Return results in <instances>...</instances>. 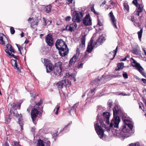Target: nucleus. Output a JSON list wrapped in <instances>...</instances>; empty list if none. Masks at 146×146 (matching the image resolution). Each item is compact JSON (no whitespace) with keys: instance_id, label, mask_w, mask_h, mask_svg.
<instances>
[{"instance_id":"obj_1","label":"nucleus","mask_w":146,"mask_h":146,"mask_svg":"<svg viewBox=\"0 0 146 146\" xmlns=\"http://www.w3.org/2000/svg\"><path fill=\"white\" fill-rule=\"evenodd\" d=\"M124 125L122 126V131H121L115 130L116 136L118 137L122 136L124 138L130 136L131 134L133 133L132 130L133 125L132 123L129 120L123 118Z\"/></svg>"},{"instance_id":"obj_2","label":"nucleus","mask_w":146,"mask_h":146,"mask_svg":"<svg viewBox=\"0 0 146 146\" xmlns=\"http://www.w3.org/2000/svg\"><path fill=\"white\" fill-rule=\"evenodd\" d=\"M44 61L47 73L52 72L51 74L53 76L60 75L62 69V63L61 62L59 61L56 63L55 66L54 67L51 61L46 59H44Z\"/></svg>"},{"instance_id":"obj_3","label":"nucleus","mask_w":146,"mask_h":146,"mask_svg":"<svg viewBox=\"0 0 146 146\" xmlns=\"http://www.w3.org/2000/svg\"><path fill=\"white\" fill-rule=\"evenodd\" d=\"M110 115L108 112L103 113L102 117L103 118L104 121H105L106 123L110 125V128L113 127L117 128L118 127V124L120 121V119L119 117L118 116L115 115L113 116V118L111 121L110 123L109 122V118Z\"/></svg>"},{"instance_id":"obj_4","label":"nucleus","mask_w":146,"mask_h":146,"mask_svg":"<svg viewBox=\"0 0 146 146\" xmlns=\"http://www.w3.org/2000/svg\"><path fill=\"white\" fill-rule=\"evenodd\" d=\"M99 114L97 116V121L94 123L95 130L100 139L103 138L104 136L103 127L106 128L105 125L104 123L103 120L100 119Z\"/></svg>"},{"instance_id":"obj_5","label":"nucleus","mask_w":146,"mask_h":146,"mask_svg":"<svg viewBox=\"0 0 146 146\" xmlns=\"http://www.w3.org/2000/svg\"><path fill=\"white\" fill-rule=\"evenodd\" d=\"M55 46L59 50V54L62 56H64L68 53V48L65 42L62 39L57 40L55 43Z\"/></svg>"},{"instance_id":"obj_6","label":"nucleus","mask_w":146,"mask_h":146,"mask_svg":"<svg viewBox=\"0 0 146 146\" xmlns=\"http://www.w3.org/2000/svg\"><path fill=\"white\" fill-rule=\"evenodd\" d=\"M11 47V46L10 44L8 43L6 44V47L4 48V50L5 52L8 54L9 56H10V58H11V56L15 59V60L13 59L11 60V64L14 68L16 70V71L18 73H19L21 71V68L20 66V64L16 60L17 59V56L13 54H11L9 51V49Z\"/></svg>"},{"instance_id":"obj_7","label":"nucleus","mask_w":146,"mask_h":146,"mask_svg":"<svg viewBox=\"0 0 146 146\" xmlns=\"http://www.w3.org/2000/svg\"><path fill=\"white\" fill-rule=\"evenodd\" d=\"M11 106L12 107V108L10 109V112H11L12 111L14 115L16 116L17 117H18V123L21 127V130L22 131L23 129V125L24 124L23 121H22V115L21 114H17V113H15L17 112V110L15 109L14 110V112L13 111V109L15 108L17 106L15 103H13L11 104Z\"/></svg>"},{"instance_id":"obj_8","label":"nucleus","mask_w":146,"mask_h":146,"mask_svg":"<svg viewBox=\"0 0 146 146\" xmlns=\"http://www.w3.org/2000/svg\"><path fill=\"white\" fill-rule=\"evenodd\" d=\"M130 60L132 66L133 67H135L136 70H138L142 75H144L145 74L143 72L144 69L140 64L137 63L136 61L132 58H130Z\"/></svg>"},{"instance_id":"obj_9","label":"nucleus","mask_w":146,"mask_h":146,"mask_svg":"<svg viewBox=\"0 0 146 146\" xmlns=\"http://www.w3.org/2000/svg\"><path fill=\"white\" fill-rule=\"evenodd\" d=\"M72 20L74 22L80 23L81 19L83 17V14L82 12L75 11L73 13Z\"/></svg>"},{"instance_id":"obj_10","label":"nucleus","mask_w":146,"mask_h":146,"mask_svg":"<svg viewBox=\"0 0 146 146\" xmlns=\"http://www.w3.org/2000/svg\"><path fill=\"white\" fill-rule=\"evenodd\" d=\"M45 42L47 44L50 46H52L54 44V39L53 36L50 34H48L46 36Z\"/></svg>"},{"instance_id":"obj_11","label":"nucleus","mask_w":146,"mask_h":146,"mask_svg":"<svg viewBox=\"0 0 146 146\" xmlns=\"http://www.w3.org/2000/svg\"><path fill=\"white\" fill-rule=\"evenodd\" d=\"M83 24L86 26H90L92 25V19L89 14L86 15L83 20Z\"/></svg>"},{"instance_id":"obj_12","label":"nucleus","mask_w":146,"mask_h":146,"mask_svg":"<svg viewBox=\"0 0 146 146\" xmlns=\"http://www.w3.org/2000/svg\"><path fill=\"white\" fill-rule=\"evenodd\" d=\"M113 116L121 115V110L119 106L115 105L113 109Z\"/></svg>"},{"instance_id":"obj_13","label":"nucleus","mask_w":146,"mask_h":146,"mask_svg":"<svg viewBox=\"0 0 146 146\" xmlns=\"http://www.w3.org/2000/svg\"><path fill=\"white\" fill-rule=\"evenodd\" d=\"M109 16L110 18L112 24L114 28L117 29V27L116 26V20L115 19V17L113 15L112 11H111L109 14Z\"/></svg>"},{"instance_id":"obj_14","label":"nucleus","mask_w":146,"mask_h":146,"mask_svg":"<svg viewBox=\"0 0 146 146\" xmlns=\"http://www.w3.org/2000/svg\"><path fill=\"white\" fill-rule=\"evenodd\" d=\"M38 111L36 108H34L31 110V115L33 121L34 122L35 120L36 117L38 115Z\"/></svg>"},{"instance_id":"obj_15","label":"nucleus","mask_w":146,"mask_h":146,"mask_svg":"<svg viewBox=\"0 0 146 146\" xmlns=\"http://www.w3.org/2000/svg\"><path fill=\"white\" fill-rule=\"evenodd\" d=\"M134 25L136 26H137L138 27L141 29L139 31L137 32L138 34V38L139 40H141L142 36L143 28H141V25L139 22L136 23L135 21H134Z\"/></svg>"},{"instance_id":"obj_16","label":"nucleus","mask_w":146,"mask_h":146,"mask_svg":"<svg viewBox=\"0 0 146 146\" xmlns=\"http://www.w3.org/2000/svg\"><path fill=\"white\" fill-rule=\"evenodd\" d=\"M105 40V38L104 36L103 35L100 36L97 41L96 42V44L99 45L102 43Z\"/></svg>"},{"instance_id":"obj_17","label":"nucleus","mask_w":146,"mask_h":146,"mask_svg":"<svg viewBox=\"0 0 146 146\" xmlns=\"http://www.w3.org/2000/svg\"><path fill=\"white\" fill-rule=\"evenodd\" d=\"M6 40L8 42V40L7 38L5 36L3 33H0V43L3 45L5 44V40Z\"/></svg>"},{"instance_id":"obj_18","label":"nucleus","mask_w":146,"mask_h":146,"mask_svg":"<svg viewBox=\"0 0 146 146\" xmlns=\"http://www.w3.org/2000/svg\"><path fill=\"white\" fill-rule=\"evenodd\" d=\"M143 9V7L142 5L140 4L139 5V7H138L137 11H136L135 12V14L137 15V16H139L140 13L142 12Z\"/></svg>"},{"instance_id":"obj_19","label":"nucleus","mask_w":146,"mask_h":146,"mask_svg":"<svg viewBox=\"0 0 146 146\" xmlns=\"http://www.w3.org/2000/svg\"><path fill=\"white\" fill-rule=\"evenodd\" d=\"M65 77L66 78H68L70 79L73 80V81L75 82L76 81V79L74 78V75L73 74L70 72L66 73L65 75Z\"/></svg>"},{"instance_id":"obj_20","label":"nucleus","mask_w":146,"mask_h":146,"mask_svg":"<svg viewBox=\"0 0 146 146\" xmlns=\"http://www.w3.org/2000/svg\"><path fill=\"white\" fill-rule=\"evenodd\" d=\"M77 59V57L76 54H74L73 57L70 60L69 62V66L71 67L76 62Z\"/></svg>"},{"instance_id":"obj_21","label":"nucleus","mask_w":146,"mask_h":146,"mask_svg":"<svg viewBox=\"0 0 146 146\" xmlns=\"http://www.w3.org/2000/svg\"><path fill=\"white\" fill-rule=\"evenodd\" d=\"M90 43H89L87 47L86 51L89 53H91L94 48V46L92 45V41L91 40H90Z\"/></svg>"},{"instance_id":"obj_22","label":"nucleus","mask_w":146,"mask_h":146,"mask_svg":"<svg viewBox=\"0 0 146 146\" xmlns=\"http://www.w3.org/2000/svg\"><path fill=\"white\" fill-rule=\"evenodd\" d=\"M124 64L123 62L118 63L117 65V68H116L115 69V70L117 71L120 70H122L124 67Z\"/></svg>"},{"instance_id":"obj_23","label":"nucleus","mask_w":146,"mask_h":146,"mask_svg":"<svg viewBox=\"0 0 146 146\" xmlns=\"http://www.w3.org/2000/svg\"><path fill=\"white\" fill-rule=\"evenodd\" d=\"M86 35H84L81 38V44H80V46H82V47L85 46V36Z\"/></svg>"},{"instance_id":"obj_24","label":"nucleus","mask_w":146,"mask_h":146,"mask_svg":"<svg viewBox=\"0 0 146 146\" xmlns=\"http://www.w3.org/2000/svg\"><path fill=\"white\" fill-rule=\"evenodd\" d=\"M56 83V84H54V85H55L57 86L58 88H62L63 86H65V84H64V83Z\"/></svg>"},{"instance_id":"obj_25","label":"nucleus","mask_w":146,"mask_h":146,"mask_svg":"<svg viewBox=\"0 0 146 146\" xmlns=\"http://www.w3.org/2000/svg\"><path fill=\"white\" fill-rule=\"evenodd\" d=\"M78 103H76L74 104V105L72 107L70 111H71L74 112H75L76 111V108L78 107Z\"/></svg>"},{"instance_id":"obj_26","label":"nucleus","mask_w":146,"mask_h":146,"mask_svg":"<svg viewBox=\"0 0 146 146\" xmlns=\"http://www.w3.org/2000/svg\"><path fill=\"white\" fill-rule=\"evenodd\" d=\"M51 8V6L50 5H49L45 7L44 10L46 13H49L50 11Z\"/></svg>"},{"instance_id":"obj_27","label":"nucleus","mask_w":146,"mask_h":146,"mask_svg":"<svg viewBox=\"0 0 146 146\" xmlns=\"http://www.w3.org/2000/svg\"><path fill=\"white\" fill-rule=\"evenodd\" d=\"M85 61H83V62H81L80 61V62H78L77 65V68L78 69L82 68L83 65Z\"/></svg>"},{"instance_id":"obj_28","label":"nucleus","mask_w":146,"mask_h":146,"mask_svg":"<svg viewBox=\"0 0 146 146\" xmlns=\"http://www.w3.org/2000/svg\"><path fill=\"white\" fill-rule=\"evenodd\" d=\"M60 108V106L59 105V104H58L57 105L56 107H55V108L54 110V112L55 110H56V111L55 112V113L56 115H58V111L59 110Z\"/></svg>"},{"instance_id":"obj_29","label":"nucleus","mask_w":146,"mask_h":146,"mask_svg":"<svg viewBox=\"0 0 146 146\" xmlns=\"http://www.w3.org/2000/svg\"><path fill=\"white\" fill-rule=\"evenodd\" d=\"M132 51L133 53L136 55H138L139 54V51L137 48H134Z\"/></svg>"},{"instance_id":"obj_30","label":"nucleus","mask_w":146,"mask_h":146,"mask_svg":"<svg viewBox=\"0 0 146 146\" xmlns=\"http://www.w3.org/2000/svg\"><path fill=\"white\" fill-rule=\"evenodd\" d=\"M123 5L125 9L127 11V13L128 12L129 10V8L128 4L127 3H124L123 4Z\"/></svg>"},{"instance_id":"obj_31","label":"nucleus","mask_w":146,"mask_h":146,"mask_svg":"<svg viewBox=\"0 0 146 146\" xmlns=\"http://www.w3.org/2000/svg\"><path fill=\"white\" fill-rule=\"evenodd\" d=\"M86 54L84 55L83 57H82L81 60L80 61L81 62H83V61H85V63L86 61Z\"/></svg>"},{"instance_id":"obj_32","label":"nucleus","mask_w":146,"mask_h":146,"mask_svg":"<svg viewBox=\"0 0 146 146\" xmlns=\"http://www.w3.org/2000/svg\"><path fill=\"white\" fill-rule=\"evenodd\" d=\"M38 146H44L43 143V141L41 140H39L38 141Z\"/></svg>"},{"instance_id":"obj_33","label":"nucleus","mask_w":146,"mask_h":146,"mask_svg":"<svg viewBox=\"0 0 146 146\" xmlns=\"http://www.w3.org/2000/svg\"><path fill=\"white\" fill-rule=\"evenodd\" d=\"M117 47H118V46H117V47L115 49V50H113V52L114 53V54L113 55V58H111V60H113V58H114V57L116 54V53H117Z\"/></svg>"},{"instance_id":"obj_34","label":"nucleus","mask_w":146,"mask_h":146,"mask_svg":"<svg viewBox=\"0 0 146 146\" xmlns=\"http://www.w3.org/2000/svg\"><path fill=\"white\" fill-rule=\"evenodd\" d=\"M136 79L138 80L139 81V82L142 81V82H146V79H143V78L140 79L137 76H136Z\"/></svg>"},{"instance_id":"obj_35","label":"nucleus","mask_w":146,"mask_h":146,"mask_svg":"<svg viewBox=\"0 0 146 146\" xmlns=\"http://www.w3.org/2000/svg\"><path fill=\"white\" fill-rule=\"evenodd\" d=\"M16 45L17 47L19 50L20 52V53L21 54H22V52H21V48L23 49V48L21 46H20V45L17 44H16Z\"/></svg>"},{"instance_id":"obj_36","label":"nucleus","mask_w":146,"mask_h":146,"mask_svg":"<svg viewBox=\"0 0 146 146\" xmlns=\"http://www.w3.org/2000/svg\"><path fill=\"white\" fill-rule=\"evenodd\" d=\"M97 18H98V24H97L98 25L100 26H102L103 25L102 23L101 22L100 20L99 19V18H98V17H97Z\"/></svg>"},{"instance_id":"obj_37","label":"nucleus","mask_w":146,"mask_h":146,"mask_svg":"<svg viewBox=\"0 0 146 146\" xmlns=\"http://www.w3.org/2000/svg\"><path fill=\"white\" fill-rule=\"evenodd\" d=\"M10 30L11 33V34H13L15 33V30L14 29V28L13 27H11L10 28Z\"/></svg>"},{"instance_id":"obj_38","label":"nucleus","mask_w":146,"mask_h":146,"mask_svg":"<svg viewBox=\"0 0 146 146\" xmlns=\"http://www.w3.org/2000/svg\"><path fill=\"white\" fill-rule=\"evenodd\" d=\"M123 76L125 78H128V75L126 72H123Z\"/></svg>"},{"instance_id":"obj_39","label":"nucleus","mask_w":146,"mask_h":146,"mask_svg":"<svg viewBox=\"0 0 146 146\" xmlns=\"http://www.w3.org/2000/svg\"><path fill=\"white\" fill-rule=\"evenodd\" d=\"M108 104L110 108H111L112 105V102L110 100H109L108 102Z\"/></svg>"},{"instance_id":"obj_40","label":"nucleus","mask_w":146,"mask_h":146,"mask_svg":"<svg viewBox=\"0 0 146 146\" xmlns=\"http://www.w3.org/2000/svg\"><path fill=\"white\" fill-rule=\"evenodd\" d=\"M96 90V88H94V89H91V90H90V92H89V94H88V95L89 96H92L91 95H90V94H92L94 92L95 90Z\"/></svg>"},{"instance_id":"obj_41","label":"nucleus","mask_w":146,"mask_h":146,"mask_svg":"<svg viewBox=\"0 0 146 146\" xmlns=\"http://www.w3.org/2000/svg\"><path fill=\"white\" fill-rule=\"evenodd\" d=\"M10 119L9 117L7 118L5 120V122L6 123H8L10 122Z\"/></svg>"},{"instance_id":"obj_42","label":"nucleus","mask_w":146,"mask_h":146,"mask_svg":"<svg viewBox=\"0 0 146 146\" xmlns=\"http://www.w3.org/2000/svg\"><path fill=\"white\" fill-rule=\"evenodd\" d=\"M71 17L70 16H67L65 18V20L66 21H69L71 19Z\"/></svg>"},{"instance_id":"obj_43","label":"nucleus","mask_w":146,"mask_h":146,"mask_svg":"<svg viewBox=\"0 0 146 146\" xmlns=\"http://www.w3.org/2000/svg\"><path fill=\"white\" fill-rule=\"evenodd\" d=\"M133 4L135 6H137V0H133L132 2Z\"/></svg>"},{"instance_id":"obj_44","label":"nucleus","mask_w":146,"mask_h":146,"mask_svg":"<svg viewBox=\"0 0 146 146\" xmlns=\"http://www.w3.org/2000/svg\"><path fill=\"white\" fill-rule=\"evenodd\" d=\"M73 27H71V26H69L68 27V31H69L71 32H72L73 31Z\"/></svg>"},{"instance_id":"obj_45","label":"nucleus","mask_w":146,"mask_h":146,"mask_svg":"<svg viewBox=\"0 0 146 146\" xmlns=\"http://www.w3.org/2000/svg\"><path fill=\"white\" fill-rule=\"evenodd\" d=\"M9 51L11 52H13L15 53V52L14 51V49L11 46V47L9 49Z\"/></svg>"},{"instance_id":"obj_46","label":"nucleus","mask_w":146,"mask_h":146,"mask_svg":"<svg viewBox=\"0 0 146 146\" xmlns=\"http://www.w3.org/2000/svg\"><path fill=\"white\" fill-rule=\"evenodd\" d=\"M69 27V26L68 25L66 26V27H65V28H64L62 29V31H64L66 30V31H68V29Z\"/></svg>"},{"instance_id":"obj_47","label":"nucleus","mask_w":146,"mask_h":146,"mask_svg":"<svg viewBox=\"0 0 146 146\" xmlns=\"http://www.w3.org/2000/svg\"><path fill=\"white\" fill-rule=\"evenodd\" d=\"M42 103V101L40 100V102H38L37 103H36V106H40V104Z\"/></svg>"},{"instance_id":"obj_48","label":"nucleus","mask_w":146,"mask_h":146,"mask_svg":"<svg viewBox=\"0 0 146 146\" xmlns=\"http://www.w3.org/2000/svg\"><path fill=\"white\" fill-rule=\"evenodd\" d=\"M31 105H30L29 107V108L27 109V111L28 112H29L31 110Z\"/></svg>"},{"instance_id":"obj_49","label":"nucleus","mask_w":146,"mask_h":146,"mask_svg":"<svg viewBox=\"0 0 146 146\" xmlns=\"http://www.w3.org/2000/svg\"><path fill=\"white\" fill-rule=\"evenodd\" d=\"M57 135V133H54L52 134V137L53 138L55 139Z\"/></svg>"},{"instance_id":"obj_50","label":"nucleus","mask_w":146,"mask_h":146,"mask_svg":"<svg viewBox=\"0 0 146 146\" xmlns=\"http://www.w3.org/2000/svg\"><path fill=\"white\" fill-rule=\"evenodd\" d=\"M14 146H20L18 143L16 142H14Z\"/></svg>"},{"instance_id":"obj_51","label":"nucleus","mask_w":146,"mask_h":146,"mask_svg":"<svg viewBox=\"0 0 146 146\" xmlns=\"http://www.w3.org/2000/svg\"><path fill=\"white\" fill-rule=\"evenodd\" d=\"M131 20L133 23H134V21H136V20H135L134 19V17L133 16H131Z\"/></svg>"},{"instance_id":"obj_52","label":"nucleus","mask_w":146,"mask_h":146,"mask_svg":"<svg viewBox=\"0 0 146 146\" xmlns=\"http://www.w3.org/2000/svg\"><path fill=\"white\" fill-rule=\"evenodd\" d=\"M139 108L141 109L143 111H144V106L142 105V106H141L140 105H139Z\"/></svg>"},{"instance_id":"obj_53","label":"nucleus","mask_w":146,"mask_h":146,"mask_svg":"<svg viewBox=\"0 0 146 146\" xmlns=\"http://www.w3.org/2000/svg\"><path fill=\"white\" fill-rule=\"evenodd\" d=\"M72 26H74L75 28H76L77 27V25L76 24V22H74L72 24Z\"/></svg>"},{"instance_id":"obj_54","label":"nucleus","mask_w":146,"mask_h":146,"mask_svg":"<svg viewBox=\"0 0 146 146\" xmlns=\"http://www.w3.org/2000/svg\"><path fill=\"white\" fill-rule=\"evenodd\" d=\"M38 108V110H39L40 111H41V112H42L43 111L42 110V109L43 108L42 107H41V108H40V107H39Z\"/></svg>"},{"instance_id":"obj_55","label":"nucleus","mask_w":146,"mask_h":146,"mask_svg":"<svg viewBox=\"0 0 146 146\" xmlns=\"http://www.w3.org/2000/svg\"><path fill=\"white\" fill-rule=\"evenodd\" d=\"M110 3L111 4V5H114L115 4V2H114L113 1L111 0L110 1Z\"/></svg>"},{"instance_id":"obj_56","label":"nucleus","mask_w":146,"mask_h":146,"mask_svg":"<svg viewBox=\"0 0 146 146\" xmlns=\"http://www.w3.org/2000/svg\"><path fill=\"white\" fill-rule=\"evenodd\" d=\"M3 146H9V144L7 142H6L5 144H3Z\"/></svg>"},{"instance_id":"obj_57","label":"nucleus","mask_w":146,"mask_h":146,"mask_svg":"<svg viewBox=\"0 0 146 146\" xmlns=\"http://www.w3.org/2000/svg\"><path fill=\"white\" fill-rule=\"evenodd\" d=\"M90 8L91 11H92L93 12L94 11H95V10L94 9V6H93L92 7H91Z\"/></svg>"},{"instance_id":"obj_58","label":"nucleus","mask_w":146,"mask_h":146,"mask_svg":"<svg viewBox=\"0 0 146 146\" xmlns=\"http://www.w3.org/2000/svg\"><path fill=\"white\" fill-rule=\"evenodd\" d=\"M99 78V77L97 79L94 80V81L95 82H97L100 81V79Z\"/></svg>"},{"instance_id":"obj_59","label":"nucleus","mask_w":146,"mask_h":146,"mask_svg":"<svg viewBox=\"0 0 146 146\" xmlns=\"http://www.w3.org/2000/svg\"><path fill=\"white\" fill-rule=\"evenodd\" d=\"M30 94L31 95V97H33L34 98H35V96L34 95V94L33 93H31V92L30 93Z\"/></svg>"},{"instance_id":"obj_60","label":"nucleus","mask_w":146,"mask_h":146,"mask_svg":"<svg viewBox=\"0 0 146 146\" xmlns=\"http://www.w3.org/2000/svg\"><path fill=\"white\" fill-rule=\"evenodd\" d=\"M143 50L144 51L145 55L146 56V48H143Z\"/></svg>"},{"instance_id":"obj_61","label":"nucleus","mask_w":146,"mask_h":146,"mask_svg":"<svg viewBox=\"0 0 146 146\" xmlns=\"http://www.w3.org/2000/svg\"><path fill=\"white\" fill-rule=\"evenodd\" d=\"M119 95H122L123 96H126V95H127V94H125V93H120L119 94H118Z\"/></svg>"},{"instance_id":"obj_62","label":"nucleus","mask_w":146,"mask_h":146,"mask_svg":"<svg viewBox=\"0 0 146 146\" xmlns=\"http://www.w3.org/2000/svg\"><path fill=\"white\" fill-rule=\"evenodd\" d=\"M21 106V103H20L19 104H18V106H17V108L18 109H20Z\"/></svg>"},{"instance_id":"obj_63","label":"nucleus","mask_w":146,"mask_h":146,"mask_svg":"<svg viewBox=\"0 0 146 146\" xmlns=\"http://www.w3.org/2000/svg\"><path fill=\"white\" fill-rule=\"evenodd\" d=\"M73 0H67V1L69 2V4L71 3Z\"/></svg>"},{"instance_id":"obj_64","label":"nucleus","mask_w":146,"mask_h":146,"mask_svg":"<svg viewBox=\"0 0 146 146\" xmlns=\"http://www.w3.org/2000/svg\"><path fill=\"white\" fill-rule=\"evenodd\" d=\"M76 54H78V55L79 54V50H78V48H77V49Z\"/></svg>"}]
</instances>
